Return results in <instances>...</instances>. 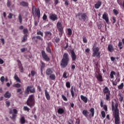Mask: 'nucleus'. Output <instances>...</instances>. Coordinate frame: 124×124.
Segmentation results:
<instances>
[{
	"label": "nucleus",
	"instance_id": "nucleus-1",
	"mask_svg": "<svg viewBox=\"0 0 124 124\" xmlns=\"http://www.w3.org/2000/svg\"><path fill=\"white\" fill-rule=\"evenodd\" d=\"M112 110L113 112V116L114 118L115 124H121V119L120 118V110L118 107H119V103L116 102L115 104L114 102L111 103Z\"/></svg>",
	"mask_w": 124,
	"mask_h": 124
},
{
	"label": "nucleus",
	"instance_id": "nucleus-2",
	"mask_svg": "<svg viewBox=\"0 0 124 124\" xmlns=\"http://www.w3.org/2000/svg\"><path fill=\"white\" fill-rule=\"evenodd\" d=\"M69 62V55L68 53H65L63 55L62 59L60 62V65L62 68H65L68 65Z\"/></svg>",
	"mask_w": 124,
	"mask_h": 124
},
{
	"label": "nucleus",
	"instance_id": "nucleus-3",
	"mask_svg": "<svg viewBox=\"0 0 124 124\" xmlns=\"http://www.w3.org/2000/svg\"><path fill=\"white\" fill-rule=\"evenodd\" d=\"M93 53L92 57H96L97 59H100V54L101 52L99 51V47H93Z\"/></svg>",
	"mask_w": 124,
	"mask_h": 124
},
{
	"label": "nucleus",
	"instance_id": "nucleus-4",
	"mask_svg": "<svg viewBox=\"0 0 124 124\" xmlns=\"http://www.w3.org/2000/svg\"><path fill=\"white\" fill-rule=\"evenodd\" d=\"M76 17H78V20H79V21H82V20H83L84 22L86 21V20H87V18L88 17L86 13H78L77 14Z\"/></svg>",
	"mask_w": 124,
	"mask_h": 124
},
{
	"label": "nucleus",
	"instance_id": "nucleus-5",
	"mask_svg": "<svg viewBox=\"0 0 124 124\" xmlns=\"http://www.w3.org/2000/svg\"><path fill=\"white\" fill-rule=\"evenodd\" d=\"M57 29L60 32L59 34H60V37H62V33H63V27H62V24L61 22H58L57 23Z\"/></svg>",
	"mask_w": 124,
	"mask_h": 124
},
{
	"label": "nucleus",
	"instance_id": "nucleus-6",
	"mask_svg": "<svg viewBox=\"0 0 124 124\" xmlns=\"http://www.w3.org/2000/svg\"><path fill=\"white\" fill-rule=\"evenodd\" d=\"M41 55H42V57L43 58L44 60L46 61V62L50 61V58L48 57V55H47V54H46V52H45V51L42 50Z\"/></svg>",
	"mask_w": 124,
	"mask_h": 124
},
{
	"label": "nucleus",
	"instance_id": "nucleus-7",
	"mask_svg": "<svg viewBox=\"0 0 124 124\" xmlns=\"http://www.w3.org/2000/svg\"><path fill=\"white\" fill-rule=\"evenodd\" d=\"M45 34L46 40H51L52 39V33L51 32L46 31L45 32Z\"/></svg>",
	"mask_w": 124,
	"mask_h": 124
},
{
	"label": "nucleus",
	"instance_id": "nucleus-8",
	"mask_svg": "<svg viewBox=\"0 0 124 124\" xmlns=\"http://www.w3.org/2000/svg\"><path fill=\"white\" fill-rule=\"evenodd\" d=\"M49 19L53 22L57 21L58 20V16L55 14H50L49 15Z\"/></svg>",
	"mask_w": 124,
	"mask_h": 124
},
{
	"label": "nucleus",
	"instance_id": "nucleus-9",
	"mask_svg": "<svg viewBox=\"0 0 124 124\" xmlns=\"http://www.w3.org/2000/svg\"><path fill=\"white\" fill-rule=\"evenodd\" d=\"M70 53H71V57L72 58V61L73 62H75L76 61V54H75V52L74 51V50H72L70 51Z\"/></svg>",
	"mask_w": 124,
	"mask_h": 124
},
{
	"label": "nucleus",
	"instance_id": "nucleus-10",
	"mask_svg": "<svg viewBox=\"0 0 124 124\" xmlns=\"http://www.w3.org/2000/svg\"><path fill=\"white\" fill-rule=\"evenodd\" d=\"M53 72L54 69L52 68H48L46 71V75H47V76H49L51 74H53Z\"/></svg>",
	"mask_w": 124,
	"mask_h": 124
},
{
	"label": "nucleus",
	"instance_id": "nucleus-11",
	"mask_svg": "<svg viewBox=\"0 0 124 124\" xmlns=\"http://www.w3.org/2000/svg\"><path fill=\"white\" fill-rule=\"evenodd\" d=\"M102 18L106 21V23L109 24V18L108 17V14L107 13H104Z\"/></svg>",
	"mask_w": 124,
	"mask_h": 124
},
{
	"label": "nucleus",
	"instance_id": "nucleus-12",
	"mask_svg": "<svg viewBox=\"0 0 124 124\" xmlns=\"http://www.w3.org/2000/svg\"><path fill=\"white\" fill-rule=\"evenodd\" d=\"M17 64L18 65L20 72H23L24 67H23V65H22V63L21 62V61L19 60H17Z\"/></svg>",
	"mask_w": 124,
	"mask_h": 124
},
{
	"label": "nucleus",
	"instance_id": "nucleus-13",
	"mask_svg": "<svg viewBox=\"0 0 124 124\" xmlns=\"http://www.w3.org/2000/svg\"><path fill=\"white\" fill-rule=\"evenodd\" d=\"M51 46H52V45L51 42L48 43L47 46L46 47V50L47 51V53H49V54H51V53H52V51H51Z\"/></svg>",
	"mask_w": 124,
	"mask_h": 124
},
{
	"label": "nucleus",
	"instance_id": "nucleus-14",
	"mask_svg": "<svg viewBox=\"0 0 124 124\" xmlns=\"http://www.w3.org/2000/svg\"><path fill=\"white\" fill-rule=\"evenodd\" d=\"M30 93H31V86H28L25 91V94H29Z\"/></svg>",
	"mask_w": 124,
	"mask_h": 124
},
{
	"label": "nucleus",
	"instance_id": "nucleus-15",
	"mask_svg": "<svg viewBox=\"0 0 124 124\" xmlns=\"http://www.w3.org/2000/svg\"><path fill=\"white\" fill-rule=\"evenodd\" d=\"M90 112H91V114H89V117H90V118L94 117V108H91L90 109Z\"/></svg>",
	"mask_w": 124,
	"mask_h": 124
},
{
	"label": "nucleus",
	"instance_id": "nucleus-16",
	"mask_svg": "<svg viewBox=\"0 0 124 124\" xmlns=\"http://www.w3.org/2000/svg\"><path fill=\"white\" fill-rule=\"evenodd\" d=\"M103 92L104 93V94H107L108 93H110V90H109V89L107 86L105 87L104 89L103 90Z\"/></svg>",
	"mask_w": 124,
	"mask_h": 124
},
{
	"label": "nucleus",
	"instance_id": "nucleus-17",
	"mask_svg": "<svg viewBox=\"0 0 124 124\" xmlns=\"http://www.w3.org/2000/svg\"><path fill=\"white\" fill-rule=\"evenodd\" d=\"M102 4V2H101V1H98L97 3L94 5L95 8L96 9H98V8L101 6Z\"/></svg>",
	"mask_w": 124,
	"mask_h": 124
},
{
	"label": "nucleus",
	"instance_id": "nucleus-18",
	"mask_svg": "<svg viewBox=\"0 0 124 124\" xmlns=\"http://www.w3.org/2000/svg\"><path fill=\"white\" fill-rule=\"evenodd\" d=\"M96 78L99 82H103V78H102V76L101 75L99 74L97 75Z\"/></svg>",
	"mask_w": 124,
	"mask_h": 124
},
{
	"label": "nucleus",
	"instance_id": "nucleus-19",
	"mask_svg": "<svg viewBox=\"0 0 124 124\" xmlns=\"http://www.w3.org/2000/svg\"><path fill=\"white\" fill-rule=\"evenodd\" d=\"M80 98L84 103H87L88 102V98L83 95H80Z\"/></svg>",
	"mask_w": 124,
	"mask_h": 124
},
{
	"label": "nucleus",
	"instance_id": "nucleus-20",
	"mask_svg": "<svg viewBox=\"0 0 124 124\" xmlns=\"http://www.w3.org/2000/svg\"><path fill=\"white\" fill-rule=\"evenodd\" d=\"M27 104L30 107H31V95L27 100Z\"/></svg>",
	"mask_w": 124,
	"mask_h": 124
},
{
	"label": "nucleus",
	"instance_id": "nucleus-21",
	"mask_svg": "<svg viewBox=\"0 0 124 124\" xmlns=\"http://www.w3.org/2000/svg\"><path fill=\"white\" fill-rule=\"evenodd\" d=\"M45 93L47 100H50V94H49V93H48V91H47V90H45Z\"/></svg>",
	"mask_w": 124,
	"mask_h": 124
},
{
	"label": "nucleus",
	"instance_id": "nucleus-22",
	"mask_svg": "<svg viewBox=\"0 0 124 124\" xmlns=\"http://www.w3.org/2000/svg\"><path fill=\"white\" fill-rule=\"evenodd\" d=\"M5 98H10L11 97V93H10L8 91H7L4 95Z\"/></svg>",
	"mask_w": 124,
	"mask_h": 124
},
{
	"label": "nucleus",
	"instance_id": "nucleus-23",
	"mask_svg": "<svg viewBox=\"0 0 124 124\" xmlns=\"http://www.w3.org/2000/svg\"><path fill=\"white\" fill-rule=\"evenodd\" d=\"M82 114L83 116H85L86 118H88L89 117L88 114H90V112L88 111L87 110H83L82 111Z\"/></svg>",
	"mask_w": 124,
	"mask_h": 124
},
{
	"label": "nucleus",
	"instance_id": "nucleus-24",
	"mask_svg": "<svg viewBox=\"0 0 124 124\" xmlns=\"http://www.w3.org/2000/svg\"><path fill=\"white\" fill-rule=\"evenodd\" d=\"M54 42H53L54 43H56L58 44V43H60V41H61V38L59 37L58 36L55 37L54 38Z\"/></svg>",
	"mask_w": 124,
	"mask_h": 124
},
{
	"label": "nucleus",
	"instance_id": "nucleus-25",
	"mask_svg": "<svg viewBox=\"0 0 124 124\" xmlns=\"http://www.w3.org/2000/svg\"><path fill=\"white\" fill-rule=\"evenodd\" d=\"M49 79L52 81H55V80H56V75L54 74H51V75H50Z\"/></svg>",
	"mask_w": 124,
	"mask_h": 124
},
{
	"label": "nucleus",
	"instance_id": "nucleus-26",
	"mask_svg": "<svg viewBox=\"0 0 124 124\" xmlns=\"http://www.w3.org/2000/svg\"><path fill=\"white\" fill-rule=\"evenodd\" d=\"M57 112L59 115H62L64 113V110L62 108H59Z\"/></svg>",
	"mask_w": 124,
	"mask_h": 124
},
{
	"label": "nucleus",
	"instance_id": "nucleus-27",
	"mask_svg": "<svg viewBox=\"0 0 124 124\" xmlns=\"http://www.w3.org/2000/svg\"><path fill=\"white\" fill-rule=\"evenodd\" d=\"M119 100L120 102H122L124 101V95L121 93L118 94Z\"/></svg>",
	"mask_w": 124,
	"mask_h": 124
},
{
	"label": "nucleus",
	"instance_id": "nucleus-28",
	"mask_svg": "<svg viewBox=\"0 0 124 124\" xmlns=\"http://www.w3.org/2000/svg\"><path fill=\"white\" fill-rule=\"evenodd\" d=\"M74 91H76V88L72 86L71 88V93L73 98L74 97Z\"/></svg>",
	"mask_w": 124,
	"mask_h": 124
},
{
	"label": "nucleus",
	"instance_id": "nucleus-29",
	"mask_svg": "<svg viewBox=\"0 0 124 124\" xmlns=\"http://www.w3.org/2000/svg\"><path fill=\"white\" fill-rule=\"evenodd\" d=\"M108 50L110 52H112L113 51H114V48L113 47V46L112 45H108Z\"/></svg>",
	"mask_w": 124,
	"mask_h": 124
},
{
	"label": "nucleus",
	"instance_id": "nucleus-30",
	"mask_svg": "<svg viewBox=\"0 0 124 124\" xmlns=\"http://www.w3.org/2000/svg\"><path fill=\"white\" fill-rule=\"evenodd\" d=\"M110 95H111L110 93L106 94V100L107 101H110V100H111V97H110Z\"/></svg>",
	"mask_w": 124,
	"mask_h": 124
},
{
	"label": "nucleus",
	"instance_id": "nucleus-31",
	"mask_svg": "<svg viewBox=\"0 0 124 124\" xmlns=\"http://www.w3.org/2000/svg\"><path fill=\"white\" fill-rule=\"evenodd\" d=\"M21 84L20 83H16L13 85L14 88H16L17 89H20L21 87Z\"/></svg>",
	"mask_w": 124,
	"mask_h": 124
},
{
	"label": "nucleus",
	"instance_id": "nucleus-32",
	"mask_svg": "<svg viewBox=\"0 0 124 124\" xmlns=\"http://www.w3.org/2000/svg\"><path fill=\"white\" fill-rule=\"evenodd\" d=\"M28 39V34H25L24 35L22 40L21 42L23 43L24 42H26L27 41V39Z\"/></svg>",
	"mask_w": 124,
	"mask_h": 124
},
{
	"label": "nucleus",
	"instance_id": "nucleus-33",
	"mask_svg": "<svg viewBox=\"0 0 124 124\" xmlns=\"http://www.w3.org/2000/svg\"><path fill=\"white\" fill-rule=\"evenodd\" d=\"M36 14L38 17V19H40V10L39 9V8H38L37 11L36 12Z\"/></svg>",
	"mask_w": 124,
	"mask_h": 124
},
{
	"label": "nucleus",
	"instance_id": "nucleus-34",
	"mask_svg": "<svg viewBox=\"0 0 124 124\" xmlns=\"http://www.w3.org/2000/svg\"><path fill=\"white\" fill-rule=\"evenodd\" d=\"M20 122L21 124H24L26 123V120L25 119L24 117H22L20 119Z\"/></svg>",
	"mask_w": 124,
	"mask_h": 124
},
{
	"label": "nucleus",
	"instance_id": "nucleus-35",
	"mask_svg": "<svg viewBox=\"0 0 124 124\" xmlns=\"http://www.w3.org/2000/svg\"><path fill=\"white\" fill-rule=\"evenodd\" d=\"M114 75H116V72L114 71H112L110 74L111 79H114Z\"/></svg>",
	"mask_w": 124,
	"mask_h": 124
},
{
	"label": "nucleus",
	"instance_id": "nucleus-36",
	"mask_svg": "<svg viewBox=\"0 0 124 124\" xmlns=\"http://www.w3.org/2000/svg\"><path fill=\"white\" fill-rule=\"evenodd\" d=\"M16 117L17 115L15 114H12V117H10V118L13 121V122H15V121H16Z\"/></svg>",
	"mask_w": 124,
	"mask_h": 124
},
{
	"label": "nucleus",
	"instance_id": "nucleus-37",
	"mask_svg": "<svg viewBox=\"0 0 124 124\" xmlns=\"http://www.w3.org/2000/svg\"><path fill=\"white\" fill-rule=\"evenodd\" d=\"M41 70L42 71V70L45 68V63L42 61H41Z\"/></svg>",
	"mask_w": 124,
	"mask_h": 124
},
{
	"label": "nucleus",
	"instance_id": "nucleus-38",
	"mask_svg": "<svg viewBox=\"0 0 124 124\" xmlns=\"http://www.w3.org/2000/svg\"><path fill=\"white\" fill-rule=\"evenodd\" d=\"M20 5L22 6H28V2H25V1H22L20 3Z\"/></svg>",
	"mask_w": 124,
	"mask_h": 124
},
{
	"label": "nucleus",
	"instance_id": "nucleus-39",
	"mask_svg": "<svg viewBox=\"0 0 124 124\" xmlns=\"http://www.w3.org/2000/svg\"><path fill=\"white\" fill-rule=\"evenodd\" d=\"M35 102L34 96H33V95H31V106H33V105H34Z\"/></svg>",
	"mask_w": 124,
	"mask_h": 124
},
{
	"label": "nucleus",
	"instance_id": "nucleus-40",
	"mask_svg": "<svg viewBox=\"0 0 124 124\" xmlns=\"http://www.w3.org/2000/svg\"><path fill=\"white\" fill-rule=\"evenodd\" d=\"M16 93H19V94H23V91L21 88H18L16 89Z\"/></svg>",
	"mask_w": 124,
	"mask_h": 124
},
{
	"label": "nucleus",
	"instance_id": "nucleus-41",
	"mask_svg": "<svg viewBox=\"0 0 124 124\" xmlns=\"http://www.w3.org/2000/svg\"><path fill=\"white\" fill-rule=\"evenodd\" d=\"M118 47H119L120 50H122L123 49V43L120 41L118 43Z\"/></svg>",
	"mask_w": 124,
	"mask_h": 124
},
{
	"label": "nucleus",
	"instance_id": "nucleus-42",
	"mask_svg": "<svg viewBox=\"0 0 124 124\" xmlns=\"http://www.w3.org/2000/svg\"><path fill=\"white\" fill-rule=\"evenodd\" d=\"M119 90H123L124 89V83H122L118 86Z\"/></svg>",
	"mask_w": 124,
	"mask_h": 124
},
{
	"label": "nucleus",
	"instance_id": "nucleus-43",
	"mask_svg": "<svg viewBox=\"0 0 124 124\" xmlns=\"http://www.w3.org/2000/svg\"><path fill=\"white\" fill-rule=\"evenodd\" d=\"M18 20L19 21V23L20 24H22V22L23 21V19L22 18V16L21 15V14H19L18 16Z\"/></svg>",
	"mask_w": 124,
	"mask_h": 124
},
{
	"label": "nucleus",
	"instance_id": "nucleus-44",
	"mask_svg": "<svg viewBox=\"0 0 124 124\" xmlns=\"http://www.w3.org/2000/svg\"><path fill=\"white\" fill-rule=\"evenodd\" d=\"M68 35H71L72 34V30L71 29H68Z\"/></svg>",
	"mask_w": 124,
	"mask_h": 124
},
{
	"label": "nucleus",
	"instance_id": "nucleus-45",
	"mask_svg": "<svg viewBox=\"0 0 124 124\" xmlns=\"http://www.w3.org/2000/svg\"><path fill=\"white\" fill-rule=\"evenodd\" d=\"M37 35H41V36H42V37H43L44 34H43V32H42L40 31L37 32Z\"/></svg>",
	"mask_w": 124,
	"mask_h": 124
},
{
	"label": "nucleus",
	"instance_id": "nucleus-46",
	"mask_svg": "<svg viewBox=\"0 0 124 124\" xmlns=\"http://www.w3.org/2000/svg\"><path fill=\"white\" fill-rule=\"evenodd\" d=\"M113 12L114 14L116 16H117V15H118V14H119V11H118V10L113 9Z\"/></svg>",
	"mask_w": 124,
	"mask_h": 124
},
{
	"label": "nucleus",
	"instance_id": "nucleus-47",
	"mask_svg": "<svg viewBox=\"0 0 124 124\" xmlns=\"http://www.w3.org/2000/svg\"><path fill=\"white\" fill-rule=\"evenodd\" d=\"M68 48V43H65L63 45V48L64 49H67Z\"/></svg>",
	"mask_w": 124,
	"mask_h": 124
},
{
	"label": "nucleus",
	"instance_id": "nucleus-48",
	"mask_svg": "<svg viewBox=\"0 0 124 124\" xmlns=\"http://www.w3.org/2000/svg\"><path fill=\"white\" fill-rule=\"evenodd\" d=\"M101 115H102V117L104 118H105V117H106V114H105V111H102Z\"/></svg>",
	"mask_w": 124,
	"mask_h": 124
},
{
	"label": "nucleus",
	"instance_id": "nucleus-49",
	"mask_svg": "<svg viewBox=\"0 0 124 124\" xmlns=\"http://www.w3.org/2000/svg\"><path fill=\"white\" fill-rule=\"evenodd\" d=\"M7 5L8 7H10V6H11V1H10V0H7Z\"/></svg>",
	"mask_w": 124,
	"mask_h": 124
},
{
	"label": "nucleus",
	"instance_id": "nucleus-50",
	"mask_svg": "<svg viewBox=\"0 0 124 124\" xmlns=\"http://www.w3.org/2000/svg\"><path fill=\"white\" fill-rule=\"evenodd\" d=\"M62 97L64 101H67V98L63 94L62 95Z\"/></svg>",
	"mask_w": 124,
	"mask_h": 124
},
{
	"label": "nucleus",
	"instance_id": "nucleus-51",
	"mask_svg": "<svg viewBox=\"0 0 124 124\" xmlns=\"http://www.w3.org/2000/svg\"><path fill=\"white\" fill-rule=\"evenodd\" d=\"M23 110L24 111H27V112H29V111H30V108H28V107H24Z\"/></svg>",
	"mask_w": 124,
	"mask_h": 124
},
{
	"label": "nucleus",
	"instance_id": "nucleus-52",
	"mask_svg": "<svg viewBox=\"0 0 124 124\" xmlns=\"http://www.w3.org/2000/svg\"><path fill=\"white\" fill-rule=\"evenodd\" d=\"M28 32H29V31L27 29H25L23 30V33L24 35H25V34H27Z\"/></svg>",
	"mask_w": 124,
	"mask_h": 124
},
{
	"label": "nucleus",
	"instance_id": "nucleus-53",
	"mask_svg": "<svg viewBox=\"0 0 124 124\" xmlns=\"http://www.w3.org/2000/svg\"><path fill=\"white\" fill-rule=\"evenodd\" d=\"M67 73H66V72H64L63 74V78H64V79H66V78H67Z\"/></svg>",
	"mask_w": 124,
	"mask_h": 124
},
{
	"label": "nucleus",
	"instance_id": "nucleus-54",
	"mask_svg": "<svg viewBox=\"0 0 124 124\" xmlns=\"http://www.w3.org/2000/svg\"><path fill=\"white\" fill-rule=\"evenodd\" d=\"M43 20H44V21H46V20H47V15L45 14H44V16H43Z\"/></svg>",
	"mask_w": 124,
	"mask_h": 124
},
{
	"label": "nucleus",
	"instance_id": "nucleus-55",
	"mask_svg": "<svg viewBox=\"0 0 124 124\" xmlns=\"http://www.w3.org/2000/svg\"><path fill=\"white\" fill-rule=\"evenodd\" d=\"M32 39L34 40V42H36V43H37L38 42V40L36 36L35 37H33Z\"/></svg>",
	"mask_w": 124,
	"mask_h": 124
},
{
	"label": "nucleus",
	"instance_id": "nucleus-56",
	"mask_svg": "<svg viewBox=\"0 0 124 124\" xmlns=\"http://www.w3.org/2000/svg\"><path fill=\"white\" fill-rule=\"evenodd\" d=\"M5 104L7 107H9V106H10V102H9V101H6Z\"/></svg>",
	"mask_w": 124,
	"mask_h": 124
},
{
	"label": "nucleus",
	"instance_id": "nucleus-57",
	"mask_svg": "<svg viewBox=\"0 0 124 124\" xmlns=\"http://www.w3.org/2000/svg\"><path fill=\"white\" fill-rule=\"evenodd\" d=\"M103 109L106 112H107L108 111V108H107V106L106 105L104 106Z\"/></svg>",
	"mask_w": 124,
	"mask_h": 124
},
{
	"label": "nucleus",
	"instance_id": "nucleus-58",
	"mask_svg": "<svg viewBox=\"0 0 124 124\" xmlns=\"http://www.w3.org/2000/svg\"><path fill=\"white\" fill-rule=\"evenodd\" d=\"M83 41L84 43H87V42H88V40H87V38H86V37H83Z\"/></svg>",
	"mask_w": 124,
	"mask_h": 124
},
{
	"label": "nucleus",
	"instance_id": "nucleus-59",
	"mask_svg": "<svg viewBox=\"0 0 124 124\" xmlns=\"http://www.w3.org/2000/svg\"><path fill=\"white\" fill-rule=\"evenodd\" d=\"M66 87H67L68 88H70V82H67L66 83Z\"/></svg>",
	"mask_w": 124,
	"mask_h": 124
},
{
	"label": "nucleus",
	"instance_id": "nucleus-60",
	"mask_svg": "<svg viewBox=\"0 0 124 124\" xmlns=\"http://www.w3.org/2000/svg\"><path fill=\"white\" fill-rule=\"evenodd\" d=\"M36 37L39 40H41V41L43 40V39L40 36H36Z\"/></svg>",
	"mask_w": 124,
	"mask_h": 124
},
{
	"label": "nucleus",
	"instance_id": "nucleus-61",
	"mask_svg": "<svg viewBox=\"0 0 124 124\" xmlns=\"http://www.w3.org/2000/svg\"><path fill=\"white\" fill-rule=\"evenodd\" d=\"M13 16V14H11V13H10L9 14V16H8V18L9 19H12V17Z\"/></svg>",
	"mask_w": 124,
	"mask_h": 124
},
{
	"label": "nucleus",
	"instance_id": "nucleus-62",
	"mask_svg": "<svg viewBox=\"0 0 124 124\" xmlns=\"http://www.w3.org/2000/svg\"><path fill=\"white\" fill-rule=\"evenodd\" d=\"M0 80L2 82V83H3L4 82V80H5V78L3 76H2L0 78Z\"/></svg>",
	"mask_w": 124,
	"mask_h": 124
},
{
	"label": "nucleus",
	"instance_id": "nucleus-63",
	"mask_svg": "<svg viewBox=\"0 0 124 124\" xmlns=\"http://www.w3.org/2000/svg\"><path fill=\"white\" fill-rule=\"evenodd\" d=\"M27 49L26 48H21L20 51L21 53H24L25 51H27Z\"/></svg>",
	"mask_w": 124,
	"mask_h": 124
},
{
	"label": "nucleus",
	"instance_id": "nucleus-64",
	"mask_svg": "<svg viewBox=\"0 0 124 124\" xmlns=\"http://www.w3.org/2000/svg\"><path fill=\"white\" fill-rule=\"evenodd\" d=\"M117 84H118V82H117V81L114 80L112 81V85L113 86H117Z\"/></svg>",
	"mask_w": 124,
	"mask_h": 124
}]
</instances>
